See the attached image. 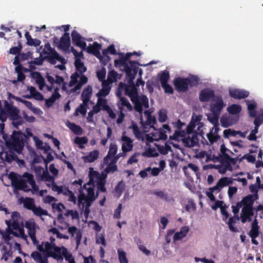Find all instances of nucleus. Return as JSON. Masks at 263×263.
<instances>
[{"instance_id": "f257e3e1", "label": "nucleus", "mask_w": 263, "mask_h": 263, "mask_svg": "<svg viewBox=\"0 0 263 263\" xmlns=\"http://www.w3.org/2000/svg\"><path fill=\"white\" fill-rule=\"evenodd\" d=\"M25 136L22 134L21 132H13L10 140L7 142V145L9 150L5 153L1 154L2 158H4L5 161L8 163H11L13 161L24 163V161L20 160L15 152L18 154L22 153L24 148L23 142L22 141L23 137Z\"/></svg>"}, {"instance_id": "f03ea898", "label": "nucleus", "mask_w": 263, "mask_h": 263, "mask_svg": "<svg viewBox=\"0 0 263 263\" xmlns=\"http://www.w3.org/2000/svg\"><path fill=\"white\" fill-rule=\"evenodd\" d=\"M44 249L42 246L39 247V250L40 251H44L47 253V257H51L57 260L63 259L62 256H64L67 259V250L64 247L61 248L56 246L54 243L48 241L44 243Z\"/></svg>"}, {"instance_id": "7ed1b4c3", "label": "nucleus", "mask_w": 263, "mask_h": 263, "mask_svg": "<svg viewBox=\"0 0 263 263\" xmlns=\"http://www.w3.org/2000/svg\"><path fill=\"white\" fill-rule=\"evenodd\" d=\"M120 57L119 59L115 60L114 64L116 67H123L125 72L126 76L133 74H137L138 70V62L135 61H128L124 57V53H120Z\"/></svg>"}, {"instance_id": "20e7f679", "label": "nucleus", "mask_w": 263, "mask_h": 263, "mask_svg": "<svg viewBox=\"0 0 263 263\" xmlns=\"http://www.w3.org/2000/svg\"><path fill=\"white\" fill-rule=\"evenodd\" d=\"M84 190L87 191V195H85L82 189L79 190L78 204L80 206H82L83 209L85 206L86 209H89L92 202L96 200L99 194L97 192V195H95V189L93 187H88Z\"/></svg>"}, {"instance_id": "39448f33", "label": "nucleus", "mask_w": 263, "mask_h": 263, "mask_svg": "<svg viewBox=\"0 0 263 263\" xmlns=\"http://www.w3.org/2000/svg\"><path fill=\"white\" fill-rule=\"evenodd\" d=\"M4 106L5 110L12 121V123L15 127L17 128L18 126L24 123L23 118L20 115V110L18 108L14 106L6 100L4 101Z\"/></svg>"}, {"instance_id": "423d86ee", "label": "nucleus", "mask_w": 263, "mask_h": 263, "mask_svg": "<svg viewBox=\"0 0 263 263\" xmlns=\"http://www.w3.org/2000/svg\"><path fill=\"white\" fill-rule=\"evenodd\" d=\"M137 74L133 73V74L126 76L128 79L127 84H124L120 82L119 84V88L124 89L126 95L128 96L130 100L138 96L136 87L134 82L135 76Z\"/></svg>"}, {"instance_id": "0eeeda50", "label": "nucleus", "mask_w": 263, "mask_h": 263, "mask_svg": "<svg viewBox=\"0 0 263 263\" xmlns=\"http://www.w3.org/2000/svg\"><path fill=\"white\" fill-rule=\"evenodd\" d=\"M44 46L42 52L45 54H48L45 58L50 64L54 65L57 61L62 63H65V59L60 56L54 48L51 47L49 42L46 43Z\"/></svg>"}, {"instance_id": "6e6552de", "label": "nucleus", "mask_w": 263, "mask_h": 263, "mask_svg": "<svg viewBox=\"0 0 263 263\" xmlns=\"http://www.w3.org/2000/svg\"><path fill=\"white\" fill-rule=\"evenodd\" d=\"M104 177V180L107 178V175L103 173L101 174L96 171H93L92 168H90L89 173V181L83 185L84 189H87L88 187H95V183H97L101 179Z\"/></svg>"}, {"instance_id": "1a4fd4ad", "label": "nucleus", "mask_w": 263, "mask_h": 263, "mask_svg": "<svg viewBox=\"0 0 263 263\" xmlns=\"http://www.w3.org/2000/svg\"><path fill=\"white\" fill-rule=\"evenodd\" d=\"M131 101L134 104L135 110L140 114L141 118L142 119L143 107L145 108L149 107L148 99L147 97L145 96H141L140 97L138 96L132 99Z\"/></svg>"}, {"instance_id": "9d476101", "label": "nucleus", "mask_w": 263, "mask_h": 263, "mask_svg": "<svg viewBox=\"0 0 263 263\" xmlns=\"http://www.w3.org/2000/svg\"><path fill=\"white\" fill-rule=\"evenodd\" d=\"M226 106L221 96H217L214 99V102L210 104V111L211 112L221 114L223 108Z\"/></svg>"}, {"instance_id": "9b49d317", "label": "nucleus", "mask_w": 263, "mask_h": 263, "mask_svg": "<svg viewBox=\"0 0 263 263\" xmlns=\"http://www.w3.org/2000/svg\"><path fill=\"white\" fill-rule=\"evenodd\" d=\"M71 35L73 44L81 48L82 50H85L86 43L84 41V38L75 30L72 31Z\"/></svg>"}, {"instance_id": "f8f14e48", "label": "nucleus", "mask_w": 263, "mask_h": 263, "mask_svg": "<svg viewBox=\"0 0 263 263\" xmlns=\"http://www.w3.org/2000/svg\"><path fill=\"white\" fill-rule=\"evenodd\" d=\"M258 198V194L248 195L244 197L240 202H237V206L238 208L241 207L242 205H243V207L253 208V205L254 204V201L257 200Z\"/></svg>"}, {"instance_id": "ddd939ff", "label": "nucleus", "mask_w": 263, "mask_h": 263, "mask_svg": "<svg viewBox=\"0 0 263 263\" xmlns=\"http://www.w3.org/2000/svg\"><path fill=\"white\" fill-rule=\"evenodd\" d=\"M188 79L186 78H182L178 77L173 80V84L175 89L179 92H185L189 88L187 83Z\"/></svg>"}, {"instance_id": "4468645a", "label": "nucleus", "mask_w": 263, "mask_h": 263, "mask_svg": "<svg viewBox=\"0 0 263 263\" xmlns=\"http://www.w3.org/2000/svg\"><path fill=\"white\" fill-rule=\"evenodd\" d=\"M25 227L28 230V233L33 244L38 243L36 237V224L34 221H27L25 223Z\"/></svg>"}, {"instance_id": "2eb2a0df", "label": "nucleus", "mask_w": 263, "mask_h": 263, "mask_svg": "<svg viewBox=\"0 0 263 263\" xmlns=\"http://www.w3.org/2000/svg\"><path fill=\"white\" fill-rule=\"evenodd\" d=\"M215 97L214 91L209 88L202 89L199 93V99L202 102H209Z\"/></svg>"}, {"instance_id": "dca6fc26", "label": "nucleus", "mask_w": 263, "mask_h": 263, "mask_svg": "<svg viewBox=\"0 0 263 263\" xmlns=\"http://www.w3.org/2000/svg\"><path fill=\"white\" fill-rule=\"evenodd\" d=\"M101 48V45L99 44L97 42H93V44H89L87 47H86L87 52L88 53H91L96 56L97 58H99L100 61H102V57L101 55L100 50Z\"/></svg>"}, {"instance_id": "f3484780", "label": "nucleus", "mask_w": 263, "mask_h": 263, "mask_svg": "<svg viewBox=\"0 0 263 263\" xmlns=\"http://www.w3.org/2000/svg\"><path fill=\"white\" fill-rule=\"evenodd\" d=\"M70 46V38L69 33L65 32L63 35L61 36L60 40V42L58 47L63 50H67L69 49Z\"/></svg>"}, {"instance_id": "a211bd4d", "label": "nucleus", "mask_w": 263, "mask_h": 263, "mask_svg": "<svg viewBox=\"0 0 263 263\" xmlns=\"http://www.w3.org/2000/svg\"><path fill=\"white\" fill-rule=\"evenodd\" d=\"M12 185L14 188L17 190H23L25 192L30 191L27 185L26 181L25 179L19 178L16 179H12Z\"/></svg>"}, {"instance_id": "6ab92c4d", "label": "nucleus", "mask_w": 263, "mask_h": 263, "mask_svg": "<svg viewBox=\"0 0 263 263\" xmlns=\"http://www.w3.org/2000/svg\"><path fill=\"white\" fill-rule=\"evenodd\" d=\"M121 140L123 141L122 144V150L123 153L132 151L133 148V140L126 136H122Z\"/></svg>"}, {"instance_id": "aec40b11", "label": "nucleus", "mask_w": 263, "mask_h": 263, "mask_svg": "<svg viewBox=\"0 0 263 263\" xmlns=\"http://www.w3.org/2000/svg\"><path fill=\"white\" fill-rule=\"evenodd\" d=\"M238 119V117H233L230 115L229 116H222L220 118V122L221 126L226 128L236 123Z\"/></svg>"}, {"instance_id": "412c9836", "label": "nucleus", "mask_w": 263, "mask_h": 263, "mask_svg": "<svg viewBox=\"0 0 263 263\" xmlns=\"http://www.w3.org/2000/svg\"><path fill=\"white\" fill-rule=\"evenodd\" d=\"M230 96L234 99H242L247 98L249 95V92L245 90L239 89H233L230 90Z\"/></svg>"}, {"instance_id": "4be33fe9", "label": "nucleus", "mask_w": 263, "mask_h": 263, "mask_svg": "<svg viewBox=\"0 0 263 263\" xmlns=\"http://www.w3.org/2000/svg\"><path fill=\"white\" fill-rule=\"evenodd\" d=\"M199 140L196 133L192 134L191 136H188L187 137L184 139L183 142L184 145L187 147H192L198 143Z\"/></svg>"}, {"instance_id": "5701e85b", "label": "nucleus", "mask_w": 263, "mask_h": 263, "mask_svg": "<svg viewBox=\"0 0 263 263\" xmlns=\"http://www.w3.org/2000/svg\"><path fill=\"white\" fill-rule=\"evenodd\" d=\"M68 232L72 237L74 236L75 234H76L75 239L76 241L77 247H78L81 243V241L82 237V233L81 231L80 230H79L76 227L72 226L68 228Z\"/></svg>"}, {"instance_id": "b1692460", "label": "nucleus", "mask_w": 263, "mask_h": 263, "mask_svg": "<svg viewBox=\"0 0 263 263\" xmlns=\"http://www.w3.org/2000/svg\"><path fill=\"white\" fill-rule=\"evenodd\" d=\"M31 77L35 80L36 83L39 85V88L42 90L46 86L45 81L41 73L38 71H34L31 73Z\"/></svg>"}, {"instance_id": "393cba45", "label": "nucleus", "mask_w": 263, "mask_h": 263, "mask_svg": "<svg viewBox=\"0 0 263 263\" xmlns=\"http://www.w3.org/2000/svg\"><path fill=\"white\" fill-rule=\"evenodd\" d=\"M102 89L96 94L97 97L107 96L110 91L111 86L110 83L107 81H104L102 82Z\"/></svg>"}, {"instance_id": "a878e982", "label": "nucleus", "mask_w": 263, "mask_h": 263, "mask_svg": "<svg viewBox=\"0 0 263 263\" xmlns=\"http://www.w3.org/2000/svg\"><path fill=\"white\" fill-rule=\"evenodd\" d=\"M189 230L190 229L188 226L182 227L180 229V231L175 233L173 237L174 241H176L183 239L187 235V234L188 233Z\"/></svg>"}, {"instance_id": "bb28decb", "label": "nucleus", "mask_w": 263, "mask_h": 263, "mask_svg": "<svg viewBox=\"0 0 263 263\" xmlns=\"http://www.w3.org/2000/svg\"><path fill=\"white\" fill-rule=\"evenodd\" d=\"M117 145L115 143H111L109 145V151L106 157L104 158V162L106 164L108 163V160L111 157H114L117 152Z\"/></svg>"}, {"instance_id": "cd10ccee", "label": "nucleus", "mask_w": 263, "mask_h": 263, "mask_svg": "<svg viewBox=\"0 0 263 263\" xmlns=\"http://www.w3.org/2000/svg\"><path fill=\"white\" fill-rule=\"evenodd\" d=\"M117 95L120 97V105L121 106L120 109H122L123 107H126L128 111L133 110V106L128 101L127 98L121 97V93L120 92H118Z\"/></svg>"}, {"instance_id": "c85d7f7f", "label": "nucleus", "mask_w": 263, "mask_h": 263, "mask_svg": "<svg viewBox=\"0 0 263 263\" xmlns=\"http://www.w3.org/2000/svg\"><path fill=\"white\" fill-rule=\"evenodd\" d=\"M20 215L18 212H13L11 214V218L13 220L11 229L13 230H16L20 227V222L18 219L20 218Z\"/></svg>"}, {"instance_id": "c756f323", "label": "nucleus", "mask_w": 263, "mask_h": 263, "mask_svg": "<svg viewBox=\"0 0 263 263\" xmlns=\"http://www.w3.org/2000/svg\"><path fill=\"white\" fill-rule=\"evenodd\" d=\"M24 207L30 211H32L35 206L34 199L32 198L26 197L23 199Z\"/></svg>"}, {"instance_id": "7c9ffc66", "label": "nucleus", "mask_w": 263, "mask_h": 263, "mask_svg": "<svg viewBox=\"0 0 263 263\" xmlns=\"http://www.w3.org/2000/svg\"><path fill=\"white\" fill-rule=\"evenodd\" d=\"M249 234L251 238H256L259 235V226L256 219L252 223V228Z\"/></svg>"}, {"instance_id": "2f4dec72", "label": "nucleus", "mask_w": 263, "mask_h": 263, "mask_svg": "<svg viewBox=\"0 0 263 263\" xmlns=\"http://www.w3.org/2000/svg\"><path fill=\"white\" fill-rule=\"evenodd\" d=\"M227 111L231 115L230 116L238 114L241 110V107L240 105L232 104L228 106L227 108Z\"/></svg>"}, {"instance_id": "473e14b6", "label": "nucleus", "mask_w": 263, "mask_h": 263, "mask_svg": "<svg viewBox=\"0 0 263 263\" xmlns=\"http://www.w3.org/2000/svg\"><path fill=\"white\" fill-rule=\"evenodd\" d=\"M158 76L161 85L168 83L170 78V73L166 70L161 71L158 74Z\"/></svg>"}, {"instance_id": "72a5a7b5", "label": "nucleus", "mask_w": 263, "mask_h": 263, "mask_svg": "<svg viewBox=\"0 0 263 263\" xmlns=\"http://www.w3.org/2000/svg\"><path fill=\"white\" fill-rule=\"evenodd\" d=\"M31 257L39 263H48L47 257H43L38 252H33L31 254Z\"/></svg>"}, {"instance_id": "f704fd0d", "label": "nucleus", "mask_w": 263, "mask_h": 263, "mask_svg": "<svg viewBox=\"0 0 263 263\" xmlns=\"http://www.w3.org/2000/svg\"><path fill=\"white\" fill-rule=\"evenodd\" d=\"M74 65L77 71V72H79L80 74L85 72L87 70L86 67L80 59H77L75 60Z\"/></svg>"}, {"instance_id": "c9c22d12", "label": "nucleus", "mask_w": 263, "mask_h": 263, "mask_svg": "<svg viewBox=\"0 0 263 263\" xmlns=\"http://www.w3.org/2000/svg\"><path fill=\"white\" fill-rule=\"evenodd\" d=\"M92 93V87L90 85L87 86L81 94V99L90 100Z\"/></svg>"}, {"instance_id": "e433bc0d", "label": "nucleus", "mask_w": 263, "mask_h": 263, "mask_svg": "<svg viewBox=\"0 0 263 263\" xmlns=\"http://www.w3.org/2000/svg\"><path fill=\"white\" fill-rule=\"evenodd\" d=\"M242 215L249 217V221L252 220V217L254 215V208L249 207H243L241 210Z\"/></svg>"}, {"instance_id": "4c0bfd02", "label": "nucleus", "mask_w": 263, "mask_h": 263, "mask_svg": "<svg viewBox=\"0 0 263 263\" xmlns=\"http://www.w3.org/2000/svg\"><path fill=\"white\" fill-rule=\"evenodd\" d=\"M226 156H230L229 155H224V156H219L218 159L219 161L221 162V163L225 165L227 168H228V170L230 171H232L233 170V167L232 165L230 164V162L229 160L227 159V158H226Z\"/></svg>"}, {"instance_id": "58836bf2", "label": "nucleus", "mask_w": 263, "mask_h": 263, "mask_svg": "<svg viewBox=\"0 0 263 263\" xmlns=\"http://www.w3.org/2000/svg\"><path fill=\"white\" fill-rule=\"evenodd\" d=\"M68 126L75 135H81L83 133V130L82 127L74 123H69Z\"/></svg>"}, {"instance_id": "ea45409f", "label": "nucleus", "mask_w": 263, "mask_h": 263, "mask_svg": "<svg viewBox=\"0 0 263 263\" xmlns=\"http://www.w3.org/2000/svg\"><path fill=\"white\" fill-rule=\"evenodd\" d=\"M31 211L35 216L39 217H41L42 216H47L48 215V211L42 209L41 206L36 207L35 206L34 209Z\"/></svg>"}, {"instance_id": "a19ab883", "label": "nucleus", "mask_w": 263, "mask_h": 263, "mask_svg": "<svg viewBox=\"0 0 263 263\" xmlns=\"http://www.w3.org/2000/svg\"><path fill=\"white\" fill-rule=\"evenodd\" d=\"M16 231H17V232L11 230L10 234H12L15 237H21L22 238L26 239L27 236L25 234L24 229L23 227H20Z\"/></svg>"}, {"instance_id": "79ce46f5", "label": "nucleus", "mask_w": 263, "mask_h": 263, "mask_svg": "<svg viewBox=\"0 0 263 263\" xmlns=\"http://www.w3.org/2000/svg\"><path fill=\"white\" fill-rule=\"evenodd\" d=\"M220 114L216 112H211L208 116V120L214 125L218 124V120Z\"/></svg>"}, {"instance_id": "37998d69", "label": "nucleus", "mask_w": 263, "mask_h": 263, "mask_svg": "<svg viewBox=\"0 0 263 263\" xmlns=\"http://www.w3.org/2000/svg\"><path fill=\"white\" fill-rule=\"evenodd\" d=\"M217 183H218V186H220L221 189L224 186L232 184L233 180L229 177H224L221 178Z\"/></svg>"}, {"instance_id": "c03bdc74", "label": "nucleus", "mask_w": 263, "mask_h": 263, "mask_svg": "<svg viewBox=\"0 0 263 263\" xmlns=\"http://www.w3.org/2000/svg\"><path fill=\"white\" fill-rule=\"evenodd\" d=\"M157 123L156 118L155 117L152 116L146 118V120L143 125L145 128L146 127L145 126L147 125L156 129L155 125H156Z\"/></svg>"}, {"instance_id": "a18cd8bd", "label": "nucleus", "mask_w": 263, "mask_h": 263, "mask_svg": "<svg viewBox=\"0 0 263 263\" xmlns=\"http://www.w3.org/2000/svg\"><path fill=\"white\" fill-rule=\"evenodd\" d=\"M99 152L97 150L93 151L85 157L86 160L89 162H92L99 157Z\"/></svg>"}, {"instance_id": "49530a36", "label": "nucleus", "mask_w": 263, "mask_h": 263, "mask_svg": "<svg viewBox=\"0 0 263 263\" xmlns=\"http://www.w3.org/2000/svg\"><path fill=\"white\" fill-rule=\"evenodd\" d=\"M14 98L16 100L18 101L22 102V103H23L27 108H29L30 110L33 111L34 112L36 113V111L37 110H38L37 109H36V108H35L33 106L32 103L31 102L25 100L21 99V98H18V97H14Z\"/></svg>"}, {"instance_id": "de8ad7c7", "label": "nucleus", "mask_w": 263, "mask_h": 263, "mask_svg": "<svg viewBox=\"0 0 263 263\" xmlns=\"http://www.w3.org/2000/svg\"><path fill=\"white\" fill-rule=\"evenodd\" d=\"M118 254V258L120 263H128V260L126 257V253L125 251L119 249L117 250Z\"/></svg>"}, {"instance_id": "09e8293b", "label": "nucleus", "mask_w": 263, "mask_h": 263, "mask_svg": "<svg viewBox=\"0 0 263 263\" xmlns=\"http://www.w3.org/2000/svg\"><path fill=\"white\" fill-rule=\"evenodd\" d=\"M118 75V74L116 71L114 70L110 71L108 73L107 81L110 84L116 82Z\"/></svg>"}, {"instance_id": "8fccbe9b", "label": "nucleus", "mask_w": 263, "mask_h": 263, "mask_svg": "<svg viewBox=\"0 0 263 263\" xmlns=\"http://www.w3.org/2000/svg\"><path fill=\"white\" fill-rule=\"evenodd\" d=\"M88 142V139L86 137H77L74 139V143L78 144L80 148H84V144Z\"/></svg>"}, {"instance_id": "3c124183", "label": "nucleus", "mask_w": 263, "mask_h": 263, "mask_svg": "<svg viewBox=\"0 0 263 263\" xmlns=\"http://www.w3.org/2000/svg\"><path fill=\"white\" fill-rule=\"evenodd\" d=\"M206 137L211 144H213L214 142H216L220 139V136L219 135L214 134L213 133L212 131H211L210 133H208Z\"/></svg>"}, {"instance_id": "603ef678", "label": "nucleus", "mask_w": 263, "mask_h": 263, "mask_svg": "<svg viewBox=\"0 0 263 263\" xmlns=\"http://www.w3.org/2000/svg\"><path fill=\"white\" fill-rule=\"evenodd\" d=\"M186 132L183 130L177 129L175 131L173 136H171L170 138L172 140H177L179 137H183L186 134Z\"/></svg>"}, {"instance_id": "864d4df0", "label": "nucleus", "mask_w": 263, "mask_h": 263, "mask_svg": "<svg viewBox=\"0 0 263 263\" xmlns=\"http://www.w3.org/2000/svg\"><path fill=\"white\" fill-rule=\"evenodd\" d=\"M186 79H188L187 83L189 86L190 85L191 86L197 85L199 81L198 77L196 76H191L187 78Z\"/></svg>"}, {"instance_id": "5fc2aeb1", "label": "nucleus", "mask_w": 263, "mask_h": 263, "mask_svg": "<svg viewBox=\"0 0 263 263\" xmlns=\"http://www.w3.org/2000/svg\"><path fill=\"white\" fill-rule=\"evenodd\" d=\"M239 219V218L238 216L237 217H230L229 218L228 222V224L229 228L231 231H232L233 232L237 231L236 228H235L233 226V224L235 223L236 222V221L238 220Z\"/></svg>"}, {"instance_id": "6e6d98bb", "label": "nucleus", "mask_w": 263, "mask_h": 263, "mask_svg": "<svg viewBox=\"0 0 263 263\" xmlns=\"http://www.w3.org/2000/svg\"><path fill=\"white\" fill-rule=\"evenodd\" d=\"M106 184V180H104V177L102 179H101L97 184V190L98 191L105 193L106 192V189L105 186Z\"/></svg>"}, {"instance_id": "4d7b16f0", "label": "nucleus", "mask_w": 263, "mask_h": 263, "mask_svg": "<svg viewBox=\"0 0 263 263\" xmlns=\"http://www.w3.org/2000/svg\"><path fill=\"white\" fill-rule=\"evenodd\" d=\"M256 104L255 103H249L248 104V109L249 112L250 116L252 117H255L256 115L255 108Z\"/></svg>"}, {"instance_id": "13d9d810", "label": "nucleus", "mask_w": 263, "mask_h": 263, "mask_svg": "<svg viewBox=\"0 0 263 263\" xmlns=\"http://www.w3.org/2000/svg\"><path fill=\"white\" fill-rule=\"evenodd\" d=\"M167 119V112L165 109H161L158 112V120L160 122H165Z\"/></svg>"}, {"instance_id": "bf43d9fd", "label": "nucleus", "mask_w": 263, "mask_h": 263, "mask_svg": "<svg viewBox=\"0 0 263 263\" xmlns=\"http://www.w3.org/2000/svg\"><path fill=\"white\" fill-rule=\"evenodd\" d=\"M158 149L160 154L166 155L168 152L172 151V147L168 144H165V146H159Z\"/></svg>"}, {"instance_id": "052dcab7", "label": "nucleus", "mask_w": 263, "mask_h": 263, "mask_svg": "<svg viewBox=\"0 0 263 263\" xmlns=\"http://www.w3.org/2000/svg\"><path fill=\"white\" fill-rule=\"evenodd\" d=\"M22 179H25V180L26 181V183H28L29 184H34V181H35V180L34 179L33 175L31 174H30L28 172L24 173L23 175Z\"/></svg>"}, {"instance_id": "680f3d73", "label": "nucleus", "mask_w": 263, "mask_h": 263, "mask_svg": "<svg viewBox=\"0 0 263 263\" xmlns=\"http://www.w3.org/2000/svg\"><path fill=\"white\" fill-rule=\"evenodd\" d=\"M102 97H104V96H99L97 97L98 100L97 103L99 105V106L102 107V109L104 110L105 109V108L107 106H109L107 105V100L105 99L102 98Z\"/></svg>"}, {"instance_id": "e2e57ef3", "label": "nucleus", "mask_w": 263, "mask_h": 263, "mask_svg": "<svg viewBox=\"0 0 263 263\" xmlns=\"http://www.w3.org/2000/svg\"><path fill=\"white\" fill-rule=\"evenodd\" d=\"M209 167L210 168H215L217 170H218L220 174H224L227 170H228V168L225 166V165L222 164V165H214V164H211L209 166Z\"/></svg>"}, {"instance_id": "0e129e2a", "label": "nucleus", "mask_w": 263, "mask_h": 263, "mask_svg": "<svg viewBox=\"0 0 263 263\" xmlns=\"http://www.w3.org/2000/svg\"><path fill=\"white\" fill-rule=\"evenodd\" d=\"M185 209L187 212L195 211L196 210V204L192 199H190L185 206Z\"/></svg>"}, {"instance_id": "69168bd1", "label": "nucleus", "mask_w": 263, "mask_h": 263, "mask_svg": "<svg viewBox=\"0 0 263 263\" xmlns=\"http://www.w3.org/2000/svg\"><path fill=\"white\" fill-rule=\"evenodd\" d=\"M80 74L78 73V72L76 71L71 76V80L69 83V86L70 87L73 86L78 83V79L80 77Z\"/></svg>"}, {"instance_id": "338daca9", "label": "nucleus", "mask_w": 263, "mask_h": 263, "mask_svg": "<svg viewBox=\"0 0 263 263\" xmlns=\"http://www.w3.org/2000/svg\"><path fill=\"white\" fill-rule=\"evenodd\" d=\"M133 133L135 137L138 139L143 140V134L139 130L138 126L136 125H134L133 126Z\"/></svg>"}, {"instance_id": "774afa93", "label": "nucleus", "mask_w": 263, "mask_h": 263, "mask_svg": "<svg viewBox=\"0 0 263 263\" xmlns=\"http://www.w3.org/2000/svg\"><path fill=\"white\" fill-rule=\"evenodd\" d=\"M60 97L52 94L50 97L46 100V104L50 107L53 105L55 101Z\"/></svg>"}]
</instances>
